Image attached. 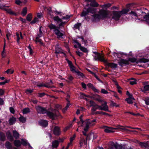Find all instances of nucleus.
<instances>
[{
    "label": "nucleus",
    "mask_w": 149,
    "mask_h": 149,
    "mask_svg": "<svg viewBox=\"0 0 149 149\" xmlns=\"http://www.w3.org/2000/svg\"><path fill=\"white\" fill-rule=\"evenodd\" d=\"M88 3L86 5L85 7V10H83L81 15V17L85 16L87 15L88 13H90L92 14L95 13L97 9L94 8L97 7L99 6L98 4L97 3L95 0H85Z\"/></svg>",
    "instance_id": "f257e3e1"
},
{
    "label": "nucleus",
    "mask_w": 149,
    "mask_h": 149,
    "mask_svg": "<svg viewBox=\"0 0 149 149\" xmlns=\"http://www.w3.org/2000/svg\"><path fill=\"white\" fill-rule=\"evenodd\" d=\"M98 13V14H95L93 15L94 19L95 20L103 19L108 17L109 15L110 14V13L109 11L103 9L100 10Z\"/></svg>",
    "instance_id": "f03ea898"
},
{
    "label": "nucleus",
    "mask_w": 149,
    "mask_h": 149,
    "mask_svg": "<svg viewBox=\"0 0 149 149\" xmlns=\"http://www.w3.org/2000/svg\"><path fill=\"white\" fill-rule=\"evenodd\" d=\"M104 103L102 104L101 106L99 105L95 104L93 107L91 109L92 113L95 112L97 109H99L101 110H103L105 111H109V107L107 105V102L106 101H104Z\"/></svg>",
    "instance_id": "7ed1b4c3"
},
{
    "label": "nucleus",
    "mask_w": 149,
    "mask_h": 149,
    "mask_svg": "<svg viewBox=\"0 0 149 149\" xmlns=\"http://www.w3.org/2000/svg\"><path fill=\"white\" fill-rule=\"evenodd\" d=\"M140 12L141 13V14H142V16L144 15V16L143 17L144 20L140 19H136L135 20L136 22H139L143 21H145L149 25V13H148L146 15H145L146 14L145 12L141 11Z\"/></svg>",
    "instance_id": "20e7f679"
},
{
    "label": "nucleus",
    "mask_w": 149,
    "mask_h": 149,
    "mask_svg": "<svg viewBox=\"0 0 149 149\" xmlns=\"http://www.w3.org/2000/svg\"><path fill=\"white\" fill-rule=\"evenodd\" d=\"M96 121L95 119H93L92 120H90L89 119L85 120L84 126H85V130H87L88 129L90 126H94L95 124V123Z\"/></svg>",
    "instance_id": "39448f33"
},
{
    "label": "nucleus",
    "mask_w": 149,
    "mask_h": 149,
    "mask_svg": "<svg viewBox=\"0 0 149 149\" xmlns=\"http://www.w3.org/2000/svg\"><path fill=\"white\" fill-rule=\"evenodd\" d=\"M112 18L115 20L117 21L119 20L120 17L122 16L120 11H113L112 12Z\"/></svg>",
    "instance_id": "423d86ee"
},
{
    "label": "nucleus",
    "mask_w": 149,
    "mask_h": 149,
    "mask_svg": "<svg viewBox=\"0 0 149 149\" xmlns=\"http://www.w3.org/2000/svg\"><path fill=\"white\" fill-rule=\"evenodd\" d=\"M128 62L130 61L132 63L136 62L137 63H145L148 61V60L145 58H141L137 61L136 59L134 58H130L128 59Z\"/></svg>",
    "instance_id": "0eeeda50"
},
{
    "label": "nucleus",
    "mask_w": 149,
    "mask_h": 149,
    "mask_svg": "<svg viewBox=\"0 0 149 149\" xmlns=\"http://www.w3.org/2000/svg\"><path fill=\"white\" fill-rule=\"evenodd\" d=\"M36 110L38 113H40L45 114L47 113V110L44 108L38 106L36 107Z\"/></svg>",
    "instance_id": "6e6552de"
},
{
    "label": "nucleus",
    "mask_w": 149,
    "mask_h": 149,
    "mask_svg": "<svg viewBox=\"0 0 149 149\" xmlns=\"http://www.w3.org/2000/svg\"><path fill=\"white\" fill-rule=\"evenodd\" d=\"M33 84L36 85L39 87H45L48 88H51L52 87V86H50L49 84L48 83L44 84L43 83H38L36 82H33Z\"/></svg>",
    "instance_id": "1a4fd4ad"
},
{
    "label": "nucleus",
    "mask_w": 149,
    "mask_h": 149,
    "mask_svg": "<svg viewBox=\"0 0 149 149\" xmlns=\"http://www.w3.org/2000/svg\"><path fill=\"white\" fill-rule=\"evenodd\" d=\"M53 132L55 135L58 136L60 135L61 131L60 128L58 126L55 127L53 129Z\"/></svg>",
    "instance_id": "9d476101"
},
{
    "label": "nucleus",
    "mask_w": 149,
    "mask_h": 149,
    "mask_svg": "<svg viewBox=\"0 0 149 149\" xmlns=\"http://www.w3.org/2000/svg\"><path fill=\"white\" fill-rule=\"evenodd\" d=\"M80 140L79 142V145L80 147H85L86 146L87 142L85 139L81 136L80 138Z\"/></svg>",
    "instance_id": "9b49d317"
},
{
    "label": "nucleus",
    "mask_w": 149,
    "mask_h": 149,
    "mask_svg": "<svg viewBox=\"0 0 149 149\" xmlns=\"http://www.w3.org/2000/svg\"><path fill=\"white\" fill-rule=\"evenodd\" d=\"M118 64L120 66L123 65L124 64L127 65L129 62L126 59H121L118 62Z\"/></svg>",
    "instance_id": "f8f14e48"
},
{
    "label": "nucleus",
    "mask_w": 149,
    "mask_h": 149,
    "mask_svg": "<svg viewBox=\"0 0 149 149\" xmlns=\"http://www.w3.org/2000/svg\"><path fill=\"white\" fill-rule=\"evenodd\" d=\"M130 17H132V18H133L134 17H138L139 16H140L141 14L139 13H136L135 11H131L129 13Z\"/></svg>",
    "instance_id": "ddd939ff"
},
{
    "label": "nucleus",
    "mask_w": 149,
    "mask_h": 149,
    "mask_svg": "<svg viewBox=\"0 0 149 149\" xmlns=\"http://www.w3.org/2000/svg\"><path fill=\"white\" fill-rule=\"evenodd\" d=\"M3 10L11 15L15 16H17V13L13 11L10 9L4 8H3Z\"/></svg>",
    "instance_id": "4468645a"
},
{
    "label": "nucleus",
    "mask_w": 149,
    "mask_h": 149,
    "mask_svg": "<svg viewBox=\"0 0 149 149\" xmlns=\"http://www.w3.org/2000/svg\"><path fill=\"white\" fill-rule=\"evenodd\" d=\"M54 32L55 34L57 35V38H62V37L63 36V34L58 29L55 30Z\"/></svg>",
    "instance_id": "2eb2a0df"
},
{
    "label": "nucleus",
    "mask_w": 149,
    "mask_h": 149,
    "mask_svg": "<svg viewBox=\"0 0 149 149\" xmlns=\"http://www.w3.org/2000/svg\"><path fill=\"white\" fill-rule=\"evenodd\" d=\"M47 115L51 118L54 119L56 117L57 115L56 114H54L51 112H47Z\"/></svg>",
    "instance_id": "dca6fc26"
},
{
    "label": "nucleus",
    "mask_w": 149,
    "mask_h": 149,
    "mask_svg": "<svg viewBox=\"0 0 149 149\" xmlns=\"http://www.w3.org/2000/svg\"><path fill=\"white\" fill-rule=\"evenodd\" d=\"M16 34L17 37V41L18 44L20 43L19 40L20 39H22L23 37L22 36V34L21 32L19 33H18L17 32L16 33Z\"/></svg>",
    "instance_id": "f3484780"
},
{
    "label": "nucleus",
    "mask_w": 149,
    "mask_h": 149,
    "mask_svg": "<svg viewBox=\"0 0 149 149\" xmlns=\"http://www.w3.org/2000/svg\"><path fill=\"white\" fill-rule=\"evenodd\" d=\"M83 116V115H81L79 117V118L80 119L81 122H77L78 124L79 125V127L80 126L82 127L83 126H84L85 120L84 121L82 118Z\"/></svg>",
    "instance_id": "a211bd4d"
},
{
    "label": "nucleus",
    "mask_w": 149,
    "mask_h": 149,
    "mask_svg": "<svg viewBox=\"0 0 149 149\" xmlns=\"http://www.w3.org/2000/svg\"><path fill=\"white\" fill-rule=\"evenodd\" d=\"M39 123L43 127H46L48 124L47 121L45 120H42L39 122Z\"/></svg>",
    "instance_id": "6ab92c4d"
},
{
    "label": "nucleus",
    "mask_w": 149,
    "mask_h": 149,
    "mask_svg": "<svg viewBox=\"0 0 149 149\" xmlns=\"http://www.w3.org/2000/svg\"><path fill=\"white\" fill-rule=\"evenodd\" d=\"M76 43L81 51L84 52H88V50L87 49L84 47L81 46V44L79 42H77Z\"/></svg>",
    "instance_id": "aec40b11"
},
{
    "label": "nucleus",
    "mask_w": 149,
    "mask_h": 149,
    "mask_svg": "<svg viewBox=\"0 0 149 149\" xmlns=\"http://www.w3.org/2000/svg\"><path fill=\"white\" fill-rule=\"evenodd\" d=\"M135 100L132 97H131V96H130L128 98L126 99L125 100L127 102V103L129 104H132L134 101Z\"/></svg>",
    "instance_id": "412c9836"
},
{
    "label": "nucleus",
    "mask_w": 149,
    "mask_h": 149,
    "mask_svg": "<svg viewBox=\"0 0 149 149\" xmlns=\"http://www.w3.org/2000/svg\"><path fill=\"white\" fill-rule=\"evenodd\" d=\"M59 142L57 140H55L52 142V146L53 148H56L58 146Z\"/></svg>",
    "instance_id": "4be33fe9"
},
{
    "label": "nucleus",
    "mask_w": 149,
    "mask_h": 149,
    "mask_svg": "<svg viewBox=\"0 0 149 149\" xmlns=\"http://www.w3.org/2000/svg\"><path fill=\"white\" fill-rule=\"evenodd\" d=\"M16 121V118L12 117L10 118L9 120V124L10 125H12L14 124Z\"/></svg>",
    "instance_id": "5701e85b"
},
{
    "label": "nucleus",
    "mask_w": 149,
    "mask_h": 149,
    "mask_svg": "<svg viewBox=\"0 0 149 149\" xmlns=\"http://www.w3.org/2000/svg\"><path fill=\"white\" fill-rule=\"evenodd\" d=\"M48 26L51 30H53V31L54 32H55V30H56L58 29L56 25L52 24H49L48 25Z\"/></svg>",
    "instance_id": "b1692460"
},
{
    "label": "nucleus",
    "mask_w": 149,
    "mask_h": 149,
    "mask_svg": "<svg viewBox=\"0 0 149 149\" xmlns=\"http://www.w3.org/2000/svg\"><path fill=\"white\" fill-rule=\"evenodd\" d=\"M43 35L42 32H39V33L38 34V36L36 38V42H39L40 43H42L41 42V40L39 39V38L42 36Z\"/></svg>",
    "instance_id": "393cba45"
},
{
    "label": "nucleus",
    "mask_w": 149,
    "mask_h": 149,
    "mask_svg": "<svg viewBox=\"0 0 149 149\" xmlns=\"http://www.w3.org/2000/svg\"><path fill=\"white\" fill-rule=\"evenodd\" d=\"M142 91L146 92V91H149V84L144 86L141 89Z\"/></svg>",
    "instance_id": "a878e982"
},
{
    "label": "nucleus",
    "mask_w": 149,
    "mask_h": 149,
    "mask_svg": "<svg viewBox=\"0 0 149 149\" xmlns=\"http://www.w3.org/2000/svg\"><path fill=\"white\" fill-rule=\"evenodd\" d=\"M112 130V127H107L104 130V131L105 132L107 133L112 132H113Z\"/></svg>",
    "instance_id": "bb28decb"
},
{
    "label": "nucleus",
    "mask_w": 149,
    "mask_h": 149,
    "mask_svg": "<svg viewBox=\"0 0 149 149\" xmlns=\"http://www.w3.org/2000/svg\"><path fill=\"white\" fill-rule=\"evenodd\" d=\"M6 45V40H4V46L3 47V51L2 53V56L3 58H5L6 56V53L5 50V46Z\"/></svg>",
    "instance_id": "cd10ccee"
},
{
    "label": "nucleus",
    "mask_w": 149,
    "mask_h": 149,
    "mask_svg": "<svg viewBox=\"0 0 149 149\" xmlns=\"http://www.w3.org/2000/svg\"><path fill=\"white\" fill-rule=\"evenodd\" d=\"M55 53L57 54L63 53V54L65 55V54L63 52V51L62 50V49L61 48L58 47H56V48Z\"/></svg>",
    "instance_id": "c85d7f7f"
},
{
    "label": "nucleus",
    "mask_w": 149,
    "mask_h": 149,
    "mask_svg": "<svg viewBox=\"0 0 149 149\" xmlns=\"http://www.w3.org/2000/svg\"><path fill=\"white\" fill-rule=\"evenodd\" d=\"M15 145L17 147L20 146L21 144V142L19 140H15L14 141Z\"/></svg>",
    "instance_id": "c756f323"
},
{
    "label": "nucleus",
    "mask_w": 149,
    "mask_h": 149,
    "mask_svg": "<svg viewBox=\"0 0 149 149\" xmlns=\"http://www.w3.org/2000/svg\"><path fill=\"white\" fill-rule=\"evenodd\" d=\"M130 10L128 9H123L122 10L120 11L121 15L124 14H126Z\"/></svg>",
    "instance_id": "7c9ffc66"
},
{
    "label": "nucleus",
    "mask_w": 149,
    "mask_h": 149,
    "mask_svg": "<svg viewBox=\"0 0 149 149\" xmlns=\"http://www.w3.org/2000/svg\"><path fill=\"white\" fill-rule=\"evenodd\" d=\"M27 8L26 7L24 8L22 11L21 14L23 16H25L27 13Z\"/></svg>",
    "instance_id": "2f4dec72"
},
{
    "label": "nucleus",
    "mask_w": 149,
    "mask_h": 149,
    "mask_svg": "<svg viewBox=\"0 0 149 149\" xmlns=\"http://www.w3.org/2000/svg\"><path fill=\"white\" fill-rule=\"evenodd\" d=\"M13 136L15 139H17L19 138V134L16 131H13Z\"/></svg>",
    "instance_id": "473e14b6"
},
{
    "label": "nucleus",
    "mask_w": 149,
    "mask_h": 149,
    "mask_svg": "<svg viewBox=\"0 0 149 149\" xmlns=\"http://www.w3.org/2000/svg\"><path fill=\"white\" fill-rule=\"evenodd\" d=\"M123 54H124L123 53V52H118V53L114 52L113 54V55L114 56H115V55H116L117 57L118 58H120L121 56L122 55H123Z\"/></svg>",
    "instance_id": "72a5a7b5"
},
{
    "label": "nucleus",
    "mask_w": 149,
    "mask_h": 149,
    "mask_svg": "<svg viewBox=\"0 0 149 149\" xmlns=\"http://www.w3.org/2000/svg\"><path fill=\"white\" fill-rule=\"evenodd\" d=\"M7 135L8 136V139L10 141H12L13 138L11 136L10 132L9 131H8L6 133Z\"/></svg>",
    "instance_id": "f704fd0d"
},
{
    "label": "nucleus",
    "mask_w": 149,
    "mask_h": 149,
    "mask_svg": "<svg viewBox=\"0 0 149 149\" xmlns=\"http://www.w3.org/2000/svg\"><path fill=\"white\" fill-rule=\"evenodd\" d=\"M81 25V23H77L74 25L73 29H79V27Z\"/></svg>",
    "instance_id": "c9c22d12"
},
{
    "label": "nucleus",
    "mask_w": 149,
    "mask_h": 149,
    "mask_svg": "<svg viewBox=\"0 0 149 149\" xmlns=\"http://www.w3.org/2000/svg\"><path fill=\"white\" fill-rule=\"evenodd\" d=\"M0 139L1 141H4L5 139V135L2 132H0Z\"/></svg>",
    "instance_id": "e433bc0d"
},
{
    "label": "nucleus",
    "mask_w": 149,
    "mask_h": 149,
    "mask_svg": "<svg viewBox=\"0 0 149 149\" xmlns=\"http://www.w3.org/2000/svg\"><path fill=\"white\" fill-rule=\"evenodd\" d=\"M108 65L113 68H116L117 66V64L114 63H109Z\"/></svg>",
    "instance_id": "4c0bfd02"
},
{
    "label": "nucleus",
    "mask_w": 149,
    "mask_h": 149,
    "mask_svg": "<svg viewBox=\"0 0 149 149\" xmlns=\"http://www.w3.org/2000/svg\"><path fill=\"white\" fill-rule=\"evenodd\" d=\"M53 19L54 21H56L57 22H62V19L58 16H55L54 17Z\"/></svg>",
    "instance_id": "58836bf2"
},
{
    "label": "nucleus",
    "mask_w": 149,
    "mask_h": 149,
    "mask_svg": "<svg viewBox=\"0 0 149 149\" xmlns=\"http://www.w3.org/2000/svg\"><path fill=\"white\" fill-rule=\"evenodd\" d=\"M5 146L8 149H11L12 148V146L11 143L9 142H6Z\"/></svg>",
    "instance_id": "ea45409f"
},
{
    "label": "nucleus",
    "mask_w": 149,
    "mask_h": 149,
    "mask_svg": "<svg viewBox=\"0 0 149 149\" xmlns=\"http://www.w3.org/2000/svg\"><path fill=\"white\" fill-rule=\"evenodd\" d=\"M30 111V109L28 108H26L23 109L22 112L24 114H26L29 112Z\"/></svg>",
    "instance_id": "a19ab883"
},
{
    "label": "nucleus",
    "mask_w": 149,
    "mask_h": 149,
    "mask_svg": "<svg viewBox=\"0 0 149 149\" xmlns=\"http://www.w3.org/2000/svg\"><path fill=\"white\" fill-rule=\"evenodd\" d=\"M32 18V15L30 13L28 14L26 16V19L29 22L31 21Z\"/></svg>",
    "instance_id": "79ce46f5"
},
{
    "label": "nucleus",
    "mask_w": 149,
    "mask_h": 149,
    "mask_svg": "<svg viewBox=\"0 0 149 149\" xmlns=\"http://www.w3.org/2000/svg\"><path fill=\"white\" fill-rule=\"evenodd\" d=\"M120 146L119 145L115 144L110 147L109 149H117Z\"/></svg>",
    "instance_id": "37998d69"
},
{
    "label": "nucleus",
    "mask_w": 149,
    "mask_h": 149,
    "mask_svg": "<svg viewBox=\"0 0 149 149\" xmlns=\"http://www.w3.org/2000/svg\"><path fill=\"white\" fill-rule=\"evenodd\" d=\"M38 21L39 20L38 18L36 17L30 23L31 24H33L38 22Z\"/></svg>",
    "instance_id": "c03bdc74"
},
{
    "label": "nucleus",
    "mask_w": 149,
    "mask_h": 149,
    "mask_svg": "<svg viewBox=\"0 0 149 149\" xmlns=\"http://www.w3.org/2000/svg\"><path fill=\"white\" fill-rule=\"evenodd\" d=\"M19 120L22 123H24L26 121V118L23 116H21L19 118Z\"/></svg>",
    "instance_id": "a18cd8bd"
},
{
    "label": "nucleus",
    "mask_w": 149,
    "mask_h": 149,
    "mask_svg": "<svg viewBox=\"0 0 149 149\" xmlns=\"http://www.w3.org/2000/svg\"><path fill=\"white\" fill-rule=\"evenodd\" d=\"M131 80L130 81V83L131 85H133L136 84V80L132 78L131 79Z\"/></svg>",
    "instance_id": "49530a36"
},
{
    "label": "nucleus",
    "mask_w": 149,
    "mask_h": 149,
    "mask_svg": "<svg viewBox=\"0 0 149 149\" xmlns=\"http://www.w3.org/2000/svg\"><path fill=\"white\" fill-rule=\"evenodd\" d=\"M111 6V4L110 3H108L107 4H105L103 5H101L100 7L103 8H107L109 7L110 6Z\"/></svg>",
    "instance_id": "de8ad7c7"
},
{
    "label": "nucleus",
    "mask_w": 149,
    "mask_h": 149,
    "mask_svg": "<svg viewBox=\"0 0 149 149\" xmlns=\"http://www.w3.org/2000/svg\"><path fill=\"white\" fill-rule=\"evenodd\" d=\"M111 6V4L110 3H108L107 4H105L103 5H101L100 7L103 8H107L109 7L110 6Z\"/></svg>",
    "instance_id": "09e8293b"
},
{
    "label": "nucleus",
    "mask_w": 149,
    "mask_h": 149,
    "mask_svg": "<svg viewBox=\"0 0 149 149\" xmlns=\"http://www.w3.org/2000/svg\"><path fill=\"white\" fill-rule=\"evenodd\" d=\"M98 59L102 61L103 62H106V61L104 59L103 56L102 55H100L98 57Z\"/></svg>",
    "instance_id": "8fccbe9b"
},
{
    "label": "nucleus",
    "mask_w": 149,
    "mask_h": 149,
    "mask_svg": "<svg viewBox=\"0 0 149 149\" xmlns=\"http://www.w3.org/2000/svg\"><path fill=\"white\" fill-rule=\"evenodd\" d=\"M70 70L73 72H77V71L75 70V67L73 65H72L70 67Z\"/></svg>",
    "instance_id": "3c124183"
},
{
    "label": "nucleus",
    "mask_w": 149,
    "mask_h": 149,
    "mask_svg": "<svg viewBox=\"0 0 149 149\" xmlns=\"http://www.w3.org/2000/svg\"><path fill=\"white\" fill-rule=\"evenodd\" d=\"M21 141H22V142L21 143L24 146H26L27 144H28V143H27L26 140H24L23 139H21Z\"/></svg>",
    "instance_id": "603ef678"
},
{
    "label": "nucleus",
    "mask_w": 149,
    "mask_h": 149,
    "mask_svg": "<svg viewBox=\"0 0 149 149\" xmlns=\"http://www.w3.org/2000/svg\"><path fill=\"white\" fill-rule=\"evenodd\" d=\"M87 70L88 72H90L91 74L93 75L97 79H98V78L97 77V75H96V74H95V73L91 71L90 70H89L88 69H87Z\"/></svg>",
    "instance_id": "864d4df0"
},
{
    "label": "nucleus",
    "mask_w": 149,
    "mask_h": 149,
    "mask_svg": "<svg viewBox=\"0 0 149 149\" xmlns=\"http://www.w3.org/2000/svg\"><path fill=\"white\" fill-rule=\"evenodd\" d=\"M13 72L14 70H12L11 69H8L5 72L8 74L10 73L11 74L13 73Z\"/></svg>",
    "instance_id": "5fc2aeb1"
},
{
    "label": "nucleus",
    "mask_w": 149,
    "mask_h": 149,
    "mask_svg": "<svg viewBox=\"0 0 149 149\" xmlns=\"http://www.w3.org/2000/svg\"><path fill=\"white\" fill-rule=\"evenodd\" d=\"M28 48L29 50V54L30 55L32 54L33 53V50L30 46L28 47Z\"/></svg>",
    "instance_id": "6e6d98bb"
},
{
    "label": "nucleus",
    "mask_w": 149,
    "mask_h": 149,
    "mask_svg": "<svg viewBox=\"0 0 149 149\" xmlns=\"http://www.w3.org/2000/svg\"><path fill=\"white\" fill-rule=\"evenodd\" d=\"M89 103L90 104V107H92L95 104V103L93 101L91 100L89 102Z\"/></svg>",
    "instance_id": "4d7b16f0"
},
{
    "label": "nucleus",
    "mask_w": 149,
    "mask_h": 149,
    "mask_svg": "<svg viewBox=\"0 0 149 149\" xmlns=\"http://www.w3.org/2000/svg\"><path fill=\"white\" fill-rule=\"evenodd\" d=\"M4 91L2 89H0V96L3 95L4 93Z\"/></svg>",
    "instance_id": "13d9d810"
},
{
    "label": "nucleus",
    "mask_w": 149,
    "mask_h": 149,
    "mask_svg": "<svg viewBox=\"0 0 149 149\" xmlns=\"http://www.w3.org/2000/svg\"><path fill=\"white\" fill-rule=\"evenodd\" d=\"M84 127H85L84 128V131H82V133L84 135L86 136L87 135L86 132L88 130V129H87V130H85V126H84Z\"/></svg>",
    "instance_id": "bf43d9fd"
},
{
    "label": "nucleus",
    "mask_w": 149,
    "mask_h": 149,
    "mask_svg": "<svg viewBox=\"0 0 149 149\" xmlns=\"http://www.w3.org/2000/svg\"><path fill=\"white\" fill-rule=\"evenodd\" d=\"M145 103L147 105H149V98L147 97L145 99Z\"/></svg>",
    "instance_id": "052dcab7"
},
{
    "label": "nucleus",
    "mask_w": 149,
    "mask_h": 149,
    "mask_svg": "<svg viewBox=\"0 0 149 149\" xmlns=\"http://www.w3.org/2000/svg\"><path fill=\"white\" fill-rule=\"evenodd\" d=\"M32 92L33 90L31 89H27L25 91L26 93L27 94L31 93Z\"/></svg>",
    "instance_id": "680f3d73"
},
{
    "label": "nucleus",
    "mask_w": 149,
    "mask_h": 149,
    "mask_svg": "<svg viewBox=\"0 0 149 149\" xmlns=\"http://www.w3.org/2000/svg\"><path fill=\"white\" fill-rule=\"evenodd\" d=\"M101 92L103 94H107L108 93L107 91L104 89H102Z\"/></svg>",
    "instance_id": "e2e57ef3"
},
{
    "label": "nucleus",
    "mask_w": 149,
    "mask_h": 149,
    "mask_svg": "<svg viewBox=\"0 0 149 149\" xmlns=\"http://www.w3.org/2000/svg\"><path fill=\"white\" fill-rule=\"evenodd\" d=\"M15 3L17 5H19L22 3V2L20 0H16Z\"/></svg>",
    "instance_id": "0e129e2a"
},
{
    "label": "nucleus",
    "mask_w": 149,
    "mask_h": 149,
    "mask_svg": "<svg viewBox=\"0 0 149 149\" xmlns=\"http://www.w3.org/2000/svg\"><path fill=\"white\" fill-rule=\"evenodd\" d=\"M75 136V135L74 134L72 137H71L70 139V141L72 142L74 140Z\"/></svg>",
    "instance_id": "69168bd1"
},
{
    "label": "nucleus",
    "mask_w": 149,
    "mask_h": 149,
    "mask_svg": "<svg viewBox=\"0 0 149 149\" xmlns=\"http://www.w3.org/2000/svg\"><path fill=\"white\" fill-rule=\"evenodd\" d=\"M4 102L3 99L1 98H0V105H2L4 104Z\"/></svg>",
    "instance_id": "338daca9"
},
{
    "label": "nucleus",
    "mask_w": 149,
    "mask_h": 149,
    "mask_svg": "<svg viewBox=\"0 0 149 149\" xmlns=\"http://www.w3.org/2000/svg\"><path fill=\"white\" fill-rule=\"evenodd\" d=\"M10 35L11 34L9 33H8L6 35L7 39L8 40H9L10 39Z\"/></svg>",
    "instance_id": "774afa93"
}]
</instances>
